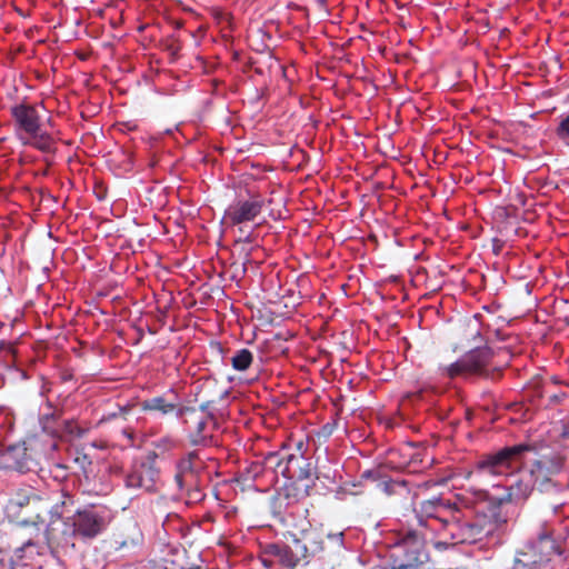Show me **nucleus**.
Wrapping results in <instances>:
<instances>
[{
    "label": "nucleus",
    "mask_w": 569,
    "mask_h": 569,
    "mask_svg": "<svg viewBox=\"0 0 569 569\" xmlns=\"http://www.w3.org/2000/svg\"><path fill=\"white\" fill-rule=\"evenodd\" d=\"M296 488L292 486L284 487L282 491L278 492L270 499V509L276 517L282 516V513L289 508V506L297 501V495L293 493Z\"/></svg>",
    "instance_id": "obj_22"
},
{
    "label": "nucleus",
    "mask_w": 569,
    "mask_h": 569,
    "mask_svg": "<svg viewBox=\"0 0 569 569\" xmlns=\"http://www.w3.org/2000/svg\"><path fill=\"white\" fill-rule=\"evenodd\" d=\"M69 521L74 536L82 538H93L103 528V518L92 509L78 510L73 516L69 517Z\"/></svg>",
    "instance_id": "obj_15"
},
{
    "label": "nucleus",
    "mask_w": 569,
    "mask_h": 569,
    "mask_svg": "<svg viewBox=\"0 0 569 569\" xmlns=\"http://www.w3.org/2000/svg\"><path fill=\"white\" fill-rule=\"evenodd\" d=\"M43 541L51 551L67 550L74 547V532L69 521H62L60 516L51 518L44 532L41 535Z\"/></svg>",
    "instance_id": "obj_14"
},
{
    "label": "nucleus",
    "mask_w": 569,
    "mask_h": 569,
    "mask_svg": "<svg viewBox=\"0 0 569 569\" xmlns=\"http://www.w3.org/2000/svg\"><path fill=\"white\" fill-rule=\"evenodd\" d=\"M74 463L81 470L84 480L88 482L90 477L93 475V467L90 457L84 452H77L74 457Z\"/></svg>",
    "instance_id": "obj_26"
},
{
    "label": "nucleus",
    "mask_w": 569,
    "mask_h": 569,
    "mask_svg": "<svg viewBox=\"0 0 569 569\" xmlns=\"http://www.w3.org/2000/svg\"><path fill=\"white\" fill-rule=\"evenodd\" d=\"M332 431H333V426L330 423H326L321 427L320 431L318 432V436L328 438L329 436H331Z\"/></svg>",
    "instance_id": "obj_33"
},
{
    "label": "nucleus",
    "mask_w": 569,
    "mask_h": 569,
    "mask_svg": "<svg viewBox=\"0 0 569 569\" xmlns=\"http://www.w3.org/2000/svg\"><path fill=\"white\" fill-rule=\"evenodd\" d=\"M28 460H29V458L27 457L26 449H23V456H22V458L20 460H17L16 467L19 470H22L24 468L28 469L29 468Z\"/></svg>",
    "instance_id": "obj_34"
},
{
    "label": "nucleus",
    "mask_w": 569,
    "mask_h": 569,
    "mask_svg": "<svg viewBox=\"0 0 569 569\" xmlns=\"http://www.w3.org/2000/svg\"><path fill=\"white\" fill-rule=\"evenodd\" d=\"M495 335L499 340H506L508 338V336L502 333L500 330H496Z\"/></svg>",
    "instance_id": "obj_39"
},
{
    "label": "nucleus",
    "mask_w": 569,
    "mask_h": 569,
    "mask_svg": "<svg viewBox=\"0 0 569 569\" xmlns=\"http://www.w3.org/2000/svg\"><path fill=\"white\" fill-rule=\"evenodd\" d=\"M323 541L316 537H310L308 545L300 540H295L293 546L284 543H269L264 547L262 562L270 567L274 561L291 569H296L301 561L306 560L308 553L319 555L325 551Z\"/></svg>",
    "instance_id": "obj_6"
},
{
    "label": "nucleus",
    "mask_w": 569,
    "mask_h": 569,
    "mask_svg": "<svg viewBox=\"0 0 569 569\" xmlns=\"http://www.w3.org/2000/svg\"><path fill=\"white\" fill-rule=\"evenodd\" d=\"M244 242H248V243H251L253 241L251 234H248L244 239H243Z\"/></svg>",
    "instance_id": "obj_40"
},
{
    "label": "nucleus",
    "mask_w": 569,
    "mask_h": 569,
    "mask_svg": "<svg viewBox=\"0 0 569 569\" xmlns=\"http://www.w3.org/2000/svg\"><path fill=\"white\" fill-rule=\"evenodd\" d=\"M23 146H30L43 153H54L57 150L56 140L51 133L38 128L34 133L29 134L28 139L21 141Z\"/></svg>",
    "instance_id": "obj_18"
},
{
    "label": "nucleus",
    "mask_w": 569,
    "mask_h": 569,
    "mask_svg": "<svg viewBox=\"0 0 569 569\" xmlns=\"http://www.w3.org/2000/svg\"><path fill=\"white\" fill-rule=\"evenodd\" d=\"M213 400L202 402L199 408L186 407L180 420L191 446L207 447L211 445L217 420L211 411Z\"/></svg>",
    "instance_id": "obj_5"
},
{
    "label": "nucleus",
    "mask_w": 569,
    "mask_h": 569,
    "mask_svg": "<svg viewBox=\"0 0 569 569\" xmlns=\"http://www.w3.org/2000/svg\"><path fill=\"white\" fill-rule=\"evenodd\" d=\"M565 506V499H557L549 511L551 517L546 516L535 536L522 546L520 555L527 558V562L541 569H558L562 566L569 537V516L559 515Z\"/></svg>",
    "instance_id": "obj_2"
},
{
    "label": "nucleus",
    "mask_w": 569,
    "mask_h": 569,
    "mask_svg": "<svg viewBox=\"0 0 569 569\" xmlns=\"http://www.w3.org/2000/svg\"><path fill=\"white\" fill-rule=\"evenodd\" d=\"M251 468L256 476L259 475L260 472L267 471V469L262 468L261 461L253 462Z\"/></svg>",
    "instance_id": "obj_35"
},
{
    "label": "nucleus",
    "mask_w": 569,
    "mask_h": 569,
    "mask_svg": "<svg viewBox=\"0 0 569 569\" xmlns=\"http://www.w3.org/2000/svg\"><path fill=\"white\" fill-rule=\"evenodd\" d=\"M291 472L288 479H296L299 481L310 480L313 481L316 477V467L312 461L305 458L302 455H292L291 457Z\"/></svg>",
    "instance_id": "obj_19"
},
{
    "label": "nucleus",
    "mask_w": 569,
    "mask_h": 569,
    "mask_svg": "<svg viewBox=\"0 0 569 569\" xmlns=\"http://www.w3.org/2000/svg\"><path fill=\"white\" fill-rule=\"evenodd\" d=\"M493 351L489 347H476L451 363H438L437 373L442 378L456 379L458 377L489 378L496 369L491 368Z\"/></svg>",
    "instance_id": "obj_4"
},
{
    "label": "nucleus",
    "mask_w": 569,
    "mask_h": 569,
    "mask_svg": "<svg viewBox=\"0 0 569 569\" xmlns=\"http://www.w3.org/2000/svg\"><path fill=\"white\" fill-rule=\"evenodd\" d=\"M563 468V458L557 453L543 455L536 459L528 471V477L536 486V490L540 493H548L555 497L549 505L548 511L557 499H562L563 487L555 477L560 473Z\"/></svg>",
    "instance_id": "obj_7"
},
{
    "label": "nucleus",
    "mask_w": 569,
    "mask_h": 569,
    "mask_svg": "<svg viewBox=\"0 0 569 569\" xmlns=\"http://www.w3.org/2000/svg\"><path fill=\"white\" fill-rule=\"evenodd\" d=\"M533 450L535 447L528 443L503 447L483 456L477 466L479 470L493 476L510 475L522 466L525 455Z\"/></svg>",
    "instance_id": "obj_9"
},
{
    "label": "nucleus",
    "mask_w": 569,
    "mask_h": 569,
    "mask_svg": "<svg viewBox=\"0 0 569 569\" xmlns=\"http://www.w3.org/2000/svg\"><path fill=\"white\" fill-rule=\"evenodd\" d=\"M131 411L130 406H116L113 410L106 411L101 415L99 420L97 421V426H102L104 423H109L113 420H127L128 415Z\"/></svg>",
    "instance_id": "obj_25"
},
{
    "label": "nucleus",
    "mask_w": 569,
    "mask_h": 569,
    "mask_svg": "<svg viewBox=\"0 0 569 569\" xmlns=\"http://www.w3.org/2000/svg\"><path fill=\"white\" fill-rule=\"evenodd\" d=\"M244 192L246 194L239 193L224 211L223 219L231 226L254 221L266 206V200L260 192L250 189H246Z\"/></svg>",
    "instance_id": "obj_11"
},
{
    "label": "nucleus",
    "mask_w": 569,
    "mask_h": 569,
    "mask_svg": "<svg viewBox=\"0 0 569 569\" xmlns=\"http://www.w3.org/2000/svg\"><path fill=\"white\" fill-rule=\"evenodd\" d=\"M10 116L13 121L14 136L20 142L41 127V117L31 103L23 101L11 106Z\"/></svg>",
    "instance_id": "obj_13"
},
{
    "label": "nucleus",
    "mask_w": 569,
    "mask_h": 569,
    "mask_svg": "<svg viewBox=\"0 0 569 569\" xmlns=\"http://www.w3.org/2000/svg\"><path fill=\"white\" fill-rule=\"evenodd\" d=\"M291 457L292 453H284L280 451H271L262 457L261 465L267 471H272L276 475H281L287 478L292 475L291 472Z\"/></svg>",
    "instance_id": "obj_17"
},
{
    "label": "nucleus",
    "mask_w": 569,
    "mask_h": 569,
    "mask_svg": "<svg viewBox=\"0 0 569 569\" xmlns=\"http://www.w3.org/2000/svg\"><path fill=\"white\" fill-rule=\"evenodd\" d=\"M542 396H547L549 401L552 402V403H559L561 402L565 398H566V392H556V393H550V390H549V385L547 381L543 382V387H542Z\"/></svg>",
    "instance_id": "obj_28"
},
{
    "label": "nucleus",
    "mask_w": 569,
    "mask_h": 569,
    "mask_svg": "<svg viewBox=\"0 0 569 569\" xmlns=\"http://www.w3.org/2000/svg\"><path fill=\"white\" fill-rule=\"evenodd\" d=\"M140 407L142 411L158 412L161 416H176L180 419L187 406L180 403L178 397L170 392L144 399Z\"/></svg>",
    "instance_id": "obj_16"
},
{
    "label": "nucleus",
    "mask_w": 569,
    "mask_h": 569,
    "mask_svg": "<svg viewBox=\"0 0 569 569\" xmlns=\"http://www.w3.org/2000/svg\"><path fill=\"white\" fill-rule=\"evenodd\" d=\"M154 447L160 450H170L176 447L173 439L169 437L161 438L154 442Z\"/></svg>",
    "instance_id": "obj_30"
},
{
    "label": "nucleus",
    "mask_w": 569,
    "mask_h": 569,
    "mask_svg": "<svg viewBox=\"0 0 569 569\" xmlns=\"http://www.w3.org/2000/svg\"><path fill=\"white\" fill-rule=\"evenodd\" d=\"M409 523L438 539L435 548L445 550L457 545L477 543L493 536L506 523V519L495 510H490L489 515L468 516L457 502L433 497L415 507Z\"/></svg>",
    "instance_id": "obj_1"
},
{
    "label": "nucleus",
    "mask_w": 569,
    "mask_h": 569,
    "mask_svg": "<svg viewBox=\"0 0 569 569\" xmlns=\"http://www.w3.org/2000/svg\"><path fill=\"white\" fill-rule=\"evenodd\" d=\"M556 132L561 139L569 137V114L560 121Z\"/></svg>",
    "instance_id": "obj_29"
},
{
    "label": "nucleus",
    "mask_w": 569,
    "mask_h": 569,
    "mask_svg": "<svg viewBox=\"0 0 569 569\" xmlns=\"http://www.w3.org/2000/svg\"><path fill=\"white\" fill-rule=\"evenodd\" d=\"M8 517L21 527H34L40 538V526L50 512L49 498L39 489L23 485L12 491L6 505Z\"/></svg>",
    "instance_id": "obj_3"
},
{
    "label": "nucleus",
    "mask_w": 569,
    "mask_h": 569,
    "mask_svg": "<svg viewBox=\"0 0 569 569\" xmlns=\"http://www.w3.org/2000/svg\"><path fill=\"white\" fill-rule=\"evenodd\" d=\"M310 537H316L317 539H321L323 541V546L326 548L321 553H326L328 557L335 553H341L345 550V533L343 531L339 532H329L326 536V541L319 535H311Z\"/></svg>",
    "instance_id": "obj_23"
},
{
    "label": "nucleus",
    "mask_w": 569,
    "mask_h": 569,
    "mask_svg": "<svg viewBox=\"0 0 569 569\" xmlns=\"http://www.w3.org/2000/svg\"><path fill=\"white\" fill-rule=\"evenodd\" d=\"M535 489L536 486L529 477L528 479H519L509 486L507 495L500 498V502L523 501Z\"/></svg>",
    "instance_id": "obj_20"
},
{
    "label": "nucleus",
    "mask_w": 569,
    "mask_h": 569,
    "mask_svg": "<svg viewBox=\"0 0 569 569\" xmlns=\"http://www.w3.org/2000/svg\"><path fill=\"white\" fill-rule=\"evenodd\" d=\"M438 539L417 529L413 523H408L407 528L398 531L396 541L392 545L393 562L405 561H426L428 556L425 551L427 542H435Z\"/></svg>",
    "instance_id": "obj_8"
},
{
    "label": "nucleus",
    "mask_w": 569,
    "mask_h": 569,
    "mask_svg": "<svg viewBox=\"0 0 569 569\" xmlns=\"http://www.w3.org/2000/svg\"><path fill=\"white\" fill-rule=\"evenodd\" d=\"M182 26H183V22H182V21H176V22H174V27H176L177 29L182 28Z\"/></svg>",
    "instance_id": "obj_41"
},
{
    "label": "nucleus",
    "mask_w": 569,
    "mask_h": 569,
    "mask_svg": "<svg viewBox=\"0 0 569 569\" xmlns=\"http://www.w3.org/2000/svg\"><path fill=\"white\" fill-rule=\"evenodd\" d=\"M201 468L202 462L197 451L188 452L177 462L174 483L180 495L187 498L188 503H197L204 498L199 479Z\"/></svg>",
    "instance_id": "obj_10"
},
{
    "label": "nucleus",
    "mask_w": 569,
    "mask_h": 569,
    "mask_svg": "<svg viewBox=\"0 0 569 569\" xmlns=\"http://www.w3.org/2000/svg\"><path fill=\"white\" fill-rule=\"evenodd\" d=\"M457 338L462 347L470 346L472 342L481 338L480 322L478 317L463 321L457 328Z\"/></svg>",
    "instance_id": "obj_21"
},
{
    "label": "nucleus",
    "mask_w": 569,
    "mask_h": 569,
    "mask_svg": "<svg viewBox=\"0 0 569 569\" xmlns=\"http://www.w3.org/2000/svg\"><path fill=\"white\" fill-rule=\"evenodd\" d=\"M546 381L548 382V385H549V386H550V385H555V386H556V385H559V383L561 382V381L558 379V377H556V376H551V377H550V378H548Z\"/></svg>",
    "instance_id": "obj_37"
},
{
    "label": "nucleus",
    "mask_w": 569,
    "mask_h": 569,
    "mask_svg": "<svg viewBox=\"0 0 569 569\" xmlns=\"http://www.w3.org/2000/svg\"><path fill=\"white\" fill-rule=\"evenodd\" d=\"M39 543V539H28L22 543V547H30V546H37Z\"/></svg>",
    "instance_id": "obj_38"
},
{
    "label": "nucleus",
    "mask_w": 569,
    "mask_h": 569,
    "mask_svg": "<svg viewBox=\"0 0 569 569\" xmlns=\"http://www.w3.org/2000/svg\"><path fill=\"white\" fill-rule=\"evenodd\" d=\"M561 437L563 439H569V420L562 427Z\"/></svg>",
    "instance_id": "obj_36"
},
{
    "label": "nucleus",
    "mask_w": 569,
    "mask_h": 569,
    "mask_svg": "<svg viewBox=\"0 0 569 569\" xmlns=\"http://www.w3.org/2000/svg\"><path fill=\"white\" fill-rule=\"evenodd\" d=\"M6 352L8 356L14 357V349L11 343L0 340V353Z\"/></svg>",
    "instance_id": "obj_32"
},
{
    "label": "nucleus",
    "mask_w": 569,
    "mask_h": 569,
    "mask_svg": "<svg viewBox=\"0 0 569 569\" xmlns=\"http://www.w3.org/2000/svg\"><path fill=\"white\" fill-rule=\"evenodd\" d=\"M161 471L157 465V453L149 452L131 466L124 478V485L129 489H140L146 492H154L160 481Z\"/></svg>",
    "instance_id": "obj_12"
},
{
    "label": "nucleus",
    "mask_w": 569,
    "mask_h": 569,
    "mask_svg": "<svg viewBox=\"0 0 569 569\" xmlns=\"http://www.w3.org/2000/svg\"><path fill=\"white\" fill-rule=\"evenodd\" d=\"M383 569H427L426 561H405L400 560L397 563L393 562L391 568L383 567Z\"/></svg>",
    "instance_id": "obj_27"
},
{
    "label": "nucleus",
    "mask_w": 569,
    "mask_h": 569,
    "mask_svg": "<svg viewBox=\"0 0 569 569\" xmlns=\"http://www.w3.org/2000/svg\"><path fill=\"white\" fill-rule=\"evenodd\" d=\"M230 362L234 370L246 371L253 362V353L247 348L236 350L230 358Z\"/></svg>",
    "instance_id": "obj_24"
},
{
    "label": "nucleus",
    "mask_w": 569,
    "mask_h": 569,
    "mask_svg": "<svg viewBox=\"0 0 569 569\" xmlns=\"http://www.w3.org/2000/svg\"><path fill=\"white\" fill-rule=\"evenodd\" d=\"M181 49L182 44L177 38L171 36L167 39V50H169L172 54H177Z\"/></svg>",
    "instance_id": "obj_31"
}]
</instances>
